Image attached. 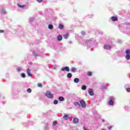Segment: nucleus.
Masks as SVG:
<instances>
[{
	"instance_id": "9d476101",
	"label": "nucleus",
	"mask_w": 130,
	"mask_h": 130,
	"mask_svg": "<svg viewBox=\"0 0 130 130\" xmlns=\"http://www.w3.org/2000/svg\"><path fill=\"white\" fill-rule=\"evenodd\" d=\"M73 122H74V123H79V119H78V118H74L73 119Z\"/></svg>"
},
{
	"instance_id": "f3484780",
	"label": "nucleus",
	"mask_w": 130,
	"mask_h": 130,
	"mask_svg": "<svg viewBox=\"0 0 130 130\" xmlns=\"http://www.w3.org/2000/svg\"><path fill=\"white\" fill-rule=\"evenodd\" d=\"M76 71H77V69L75 68H72L71 69V71L72 72V73H75V72H76Z\"/></svg>"
},
{
	"instance_id": "6e6552de",
	"label": "nucleus",
	"mask_w": 130,
	"mask_h": 130,
	"mask_svg": "<svg viewBox=\"0 0 130 130\" xmlns=\"http://www.w3.org/2000/svg\"><path fill=\"white\" fill-rule=\"evenodd\" d=\"M70 118H71V117H70V116L68 115H64L63 116V119L64 120H68L69 119H70Z\"/></svg>"
},
{
	"instance_id": "dca6fc26",
	"label": "nucleus",
	"mask_w": 130,
	"mask_h": 130,
	"mask_svg": "<svg viewBox=\"0 0 130 130\" xmlns=\"http://www.w3.org/2000/svg\"><path fill=\"white\" fill-rule=\"evenodd\" d=\"M74 105H75V106H78V107H81V105H80V104L79 103V102H76L74 103Z\"/></svg>"
},
{
	"instance_id": "72a5a7b5",
	"label": "nucleus",
	"mask_w": 130,
	"mask_h": 130,
	"mask_svg": "<svg viewBox=\"0 0 130 130\" xmlns=\"http://www.w3.org/2000/svg\"><path fill=\"white\" fill-rule=\"evenodd\" d=\"M5 32V30H0V33H4Z\"/></svg>"
},
{
	"instance_id": "423d86ee",
	"label": "nucleus",
	"mask_w": 130,
	"mask_h": 130,
	"mask_svg": "<svg viewBox=\"0 0 130 130\" xmlns=\"http://www.w3.org/2000/svg\"><path fill=\"white\" fill-rule=\"evenodd\" d=\"M88 93L90 96H93L94 95V90H93V89L90 88L88 90Z\"/></svg>"
},
{
	"instance_id": "c756f323",
	"label": "nucleus",
	"mask_w": 130,
	"mask_h": 130,
	"mask_svg": "<svg viewBox=\"0 0 130 130\" xmlns=\"http://www.w3.org/2000/svg\"><path fill=\"white\" fill-rule=\"evenodd\" d=\"M38 87L41 88V87H42V84L41 83L38 84Z\"/></svg>"
},
{
	"instance_id": "20e7f679",
	"label": "nucleus",
	"mask_w": 130,
	"mask_h": 130,
	"mask_svg": "<svg viewBox=\"0 0 130 130\" xmlns=\"http://www.w3.org/2000/svg\"><path fill=\"white\" fill-rule=\"evenodd\" d=\"M61 71L62 72H64V71H66V72H70V68L68 66H66L64 68H61Z\"/></svg>"
},
{
	"instance_id": "2f4dec72",
	"label": "nucleus",
	"mask_w": 130,
	"mask_h": 130,
	"mask_svg": "<svg viewBox=\"0 0 130 130\" xmlns=\"http://www.w3.org/2000/svg\"><path fill=\"white\" fill-rule=\"evenodd\" d=\"M126 91L127 92H130V88H126Z\"/></svg>"
},
{
	"instance_id": "6ab92c4d",
	"label": "nucleus",
	"mask_w": 130,
	"mask_h": 130,
	"mask_svg": "<svg viewBox=\"0 0 130 130\" xmlns=\"http://www.w3.org/2000/svg\"><path fill=\"white\" fill-rule=\"evenodd\" d=\"M81 89H82V90H83L84 91H85V90H86V89H87V87H86L85 85H82V86H81Z\"/></svg>"
},
{
	"instance_id": "393cba45",
	"label": "nucleus",
	"mask_w": 130,
	"mask_h": 130,
	"mask_svg": "<svg viewBox=\"0 0 130 130\" xmlns=\"http://www.w3.org/2000/svg\"><path fill=\"white\" fill-rule=\"evenodd\" d=\"M59 28L60 29H62V28H63V25H62V24H59Z\"/></svg>"
},
{
	"instance_id": "c9c22d12",
	"label": "nucleus",
	"mask_w": 130,
	"mask_h": 130,
	"mask_svg": "<svg viewBox=\"0 0 130 130\" xmlns=\"http://www.w3.org/2000/svg\"><path fill=\"white\" fill-rule=\"evenodd\" d=\"M75 83H78V82H75Z\"/></svg>"
},
{
	"instance_id": "5701e85b",
	"label": "nucleus",
	"mask_w": 130,
	"mask_h": 130,
	"mask_svg": "<svg viewBox=\"0 0 130 130\" xmlns=\"http://www.w3.org/2000/svg\"><path fill=\"white\" fill-rule=\"evenodd\" d=\"M92 72H87V75L89 76V77H91V76H92Z\"/></svg>"
},
{
	"instance_id": "4be33fe9",
	"label": "nucleus",
	"mask_w": 130,
	"mask_h": 130,
	"mask_svg": "<svg viewBox=\"0 0 130 130\" xmlns=\"http://www.w3.org/2000/svg\"><path fill=\"white\" fill-rule=\"evenodd\" d=\"M125 58L127 60L130 59V55H126L125 56Z\"/></svg>"
},
{
	"instance_id": "f704fd0d",
	"label": "nucleus",
	"mask_w": 130,
	"mask_h": 130,
	"mask_svg": "<svg viewBox=\"0 0 130 130\" xmlns=\"http://www.w3.org/2000/svg\"><path fill=\"white\" fill-rule=\"evenodd\" d=\"M42 1L43 0H37V2H38V3H41Z\"/></svg>"
},
{
	"instance_id": "412c9836",
	"label": "nucleus",
	"mask_w": 130,
	"mask_h": 130,
	"mask_svg": "<svg viewBox=\"0 0 130 130\" xmlns=\"http://www.w3.org/2000/svg\"><path fill=\"white\" fill-rule=\"evenodd\" d=\"M20 76L21 78H26V74H25L24 73H21L20 74Z\"/></svg>"
},
{
	"instance_id": "f03ea898",
	"label": "nucleus",
	"mask_w": 130,
	"mask_h": 130,
	"mask_svg": "<svg viewBox=\"0 0 130 130\" xmlns=\"http://www.w3.org/2000/svg\"><path fill=\"white\" fill-rule=\"evenodd\" d=\"M113 100H114V98L111 97L110 98V101H108V104L109 105H113L114 104V102H113Z\"/></svg>"
},
{
	"instance_id": "7c9ffc66",
	"label": "nucleus",
	"mask_w": 130,
	"mask_h": 130,
	"mask_svg": "<svg viewBox=\"0 0 130 130\" xmlns=\"http://www.w3.org/2000/svg\"><path fill=\"white\" fill-rule=\"evenodd\" d=\"M17 72H21V69L20 68H17Z\"/></svg>"
},
{
	"instance_id": "4468645a",
	"label": "nucleus",
	"mask_w": 130,
	"mask_h": 130,
	"mask_svg": "<svg viewBox=\"0 0 130 130\" xmlns=\"http://www.w3.org/2000/svg\"><path fill=\"white\" fill-rule=\"evenodd\" d=\"M59 101H64V98L62 96H59L58 98Z\"/></svg>"
},
{
	"instance_id": "473e14b6",
	"label": "nucleus",
	"mask_w": 130,
	"mask_h": 130,
	"mask_svg": "<svg viewBox=\"0 0 130 130\" xmlns=\"http://www.w3.org/2000/svg\"><path fill=\"white\" fill-rule=\"evenodd\" d=\"M108 128H109V129L111 130V128H112V126H109L108 127Z\"/></svg>"
},
{
	"instance_id": "f8f14e48",
	"label": "nucleus",
	"mask_w": 130,
	"mask_h": 130,
	"mask_svg": "<svg viewBox=\"0 0 130 130\" xmlns=\"http://www.w3.org/2000/svg\"><path fill=\"white\" fill-rule=\"evenodd\" d=\"M17 6L19 8H21V9H24V8H25V7H26V6H25V5H21L20 4H17Z\"/></svg>"
},
{
	"instance_id": "cd10ccee",
	"label": "nucleus",
	"mask_w": 130,
	"mask_h": 130,
	"mask_svg": "<svg viewBox=\"0 0 130 130\" xmlns=\"http://www.w3.org/2000/svg\"><path fill=\"white\" fill-rule=\"evenodd\" d=\"M80 79H79V78H75L74 79V82H79Z\"/></svg>"
},
{
	"instance_id": "aec40b11",
	"label": "nucleus",
	"mask_w": 130,
	"mask_h": 130,
	"mask_svg": "<svg viewBox=\"0 0 130 130\" xmlns=\"http://www.w3.org/2000/svg\"><path fill=\"white\" fill-rule=\"evenodd\" d=\"M67 77L68 78H72V77H73V75H72V73H68Z\"/></svg>"
},
{
	"instance_id": "7ed1b4c3",
	"label": "nucleus",
	"mask_w": 130,
	"mask_h": 130,
	"mask_svg": "<svg viewBox=\"0 0 130 130\" xmlns=\"http://www.w3.org/2000/svg\"><path fill=\"white\" fill-rule=\"evenodd\" d=\"M80 103L83 108H86V103H85V101H84V100H81L80 101Z\"/></svg>"
},
{
	"instance_id": "2eb2a0df",
	"label": "nucleus",
	"mask_w": 130,
	"mask_h": 130,
	"mask_svg": "<svg viewBox=\"0 0 130 130\" xmlns=\"http://www.w3.org/2000/svg\"><path fill=\"white\" fill-rule=\"evenodd\" d=\"M48 29H50L51 30L52 29H53V25L52 24H49L48 27Z\"/></svg>"
},
{
	"instance_id": "a878e982",
	"label": "nucleus",
	"mask_w": 130,
	"mask_h": 130,
	"mask_svg": "<svg viewBox=\"0 0 130 130\" xmlns=\"http://www.w3.org/2000/svg\"><path fill=\"white\" fill-rule=\"evenodd\" d=\"M33 55H34V56H38V54L35 52H33Z\"/></svg>"
},
{
	"instance_id": "9b49d317",
	"label": "nucleus",
	"mask_w": 130,
	"mask_h": 130,
	"mask_svg": "<svg viewBox=\"0 0 130 130\" xmlns=\"http://www.w3.org/2000/svg\"><path fill=\"white\" fill-rule=\"evenodd\" d=\"M57 40H58V41H61V40H62V36L59 35L57 37Z\"/></svg>"
},
{
	"instance_id": "bb28decb",
	"label": "nucleus",
	"mask_w": 130,
	"mask_h": 130,
	"mask_svg": "<svg viewBox=\"0 0 130 130\" xmlns=\"http://www.w3.org/2000/svg\"><path fill=\"white\" fill-rule=\"evenodd\" d=\"M53 103H54V104L56 105L58 103V101H57V100H55L54 101Z\"/></svg>"
},
{
	"instance_id": "c85d7f7f",
	"label": "nucleus",
	"mask_w": 130,
	"mask_h": 130,
	"mask_svg": "<svg viewBox=\"0 0 130 130\" xmlns=\"http://www.w3.org/2000/svg\"><path fill=\"white\" fill-rule=\"evenodd\" d=\"M56 124H57V122H56V121H53V125H56Z\"/></svg>"
},
{
	"instance_id": "0eeeda50",
	"label": "nucleus",
	"mask_w": 130,
	"mask_h": 130,
	"mask_svg": "<svg viewBox=\"0 0 130 130\" xmlns=\"http://www.w3.org/2000/svg\"><path fill=\"white\" fill-rule=\"evenodd\" d=\"M104 48L105 49H107V50H109V49H111V46L107 45H105L104 46Z\"/></svg>"
},
{
	"instance_id": "a211bd4d",
	"label": "nucleus",
	"mask_w": 130,
	"mask_h": 130,
	"mask_svg": "<svg viewBox=\"0 0 130 130\" xmlns=\"http://www.w3.org/2000/svg\"><path fill=\"white\" fill-rule=\"evenodd\" d=\"M126 54V55H129L130 54V50L129 49H126L125 51Z\"/></svg>"
},
{
	"instance_id": "1a4fd4ad",
	"label": "nucleus",
	"mask_w": 130,
	"mask_h": 130,
	"mask_svg": "<svg viewBox=\"0 0 130 130\" xmlns=\"http://www.w3.org/2000/svg\"><path fill=\"white\" fill-rule=\"evenodd\" d=\"M111 20L113 21V22H115V21H118V18L117 17L112 16L111 17Z\"/></svg>"
},
{
	"instance_id": "39448f33",
	"label": "nucleus",
	"mask_w": 130,
	"mask_h": 130,
	"mask_svg": "<svg viewBox=\"0 0 130 130\" xmlns=\"http://www.w3.org/2000/svg\"><path fill=\"white\" fill-rule=\"evenodd\" d=\"M26 73L28 77H32V76H33V74L31 73V70H30V69H27Z\"/></svg>"
},
{
	"instance_id": "b1692460",
	"label": "nucleus",
	"mask_w": 130,
	"mask_h": 130,
	"mask_svg": "<svg viewBox=\"0 0 130 130\" xmlns=\"http://www.w3.org/2000/svg\"><path fill=\"white\" fill-rule=\"evenodd\" d=\"M27 92H28V93H31V92H32V90L30 88H28L27 89Z\"/></svg>"
},
{
	"instance_id": "f257e3e1",
	"label": "nucleus",
	"mask_w": 130,
	"mask_h": 130,
	"mask_svg": "<svg viewBox=\"0 0 130 130\" xmlns=\"http://www.w3.org/2000/svg\"><path fill=\"white\" fill-rule=\"evenodd\" d=\"M45 96L49 99L53 98V94L51 93L49 91H48L45 93Z\"/></svg>"
},
{
	"instance_id": "ddd939ff",
	"label": "nucleus",
	"mask_w": 130,
	"mask_h": 130,
	"mask_svg": "<svg viewBox=\"0 0 130 130\" xmlns=\"http://www.w3.org/2000/svg\"><path fill=\"white\" fill-rule=\"evenodd\" d=\"M69 34L68 33L65 34L63 36V38H64V39H68V38H69Z\"/></svg>"
}]
</instances>
